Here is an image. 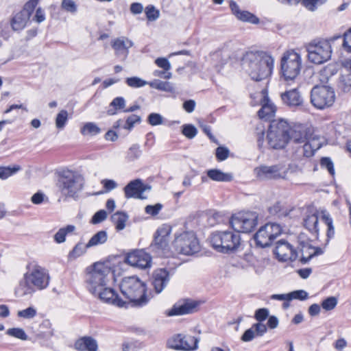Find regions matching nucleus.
I'll return each instance as SVG.
<instances>
[{
  "mask_svg": "<svg viewBox=\"0 0 351 351\" xmlns=\"http://www.w3.org/2000/svg\"><path fill=\"white\" fill-rule=\"evenodd\" d=\"M51 277L47 269L40 265L36 261H32L26 265V271L16 287L14 293L17 297L32 295L36 291L47 289L50 283Z\"/></svg>",
  "mask_w": 351,
  "mask_h": 351,
  "instance_id": "f257e3e1",
  "label": "nucleus"
},
{
  "mask_svg": "<svg viewBox=\"0 0 351 351\" xmlns=\"http://www.w3.org/2000/svg\"><path fill=\"white\" fill-rule=\"evenodd\" d=\"M242 62L251 78L257 82L270 76L274 69V58L263 51L246 52Z\"/></svg>",
  "mask_w": 351,
  "mask_h": 351,
  "instance_id": "f03ea898",
  "label": "nucleus"
},
{
  "mask_svg": "<svg viewBox=\"0 0 351 351\" xmlns=\"http://www.w3.org/2000/svg\"><path fill=\"white\" fill-rule=\"evenodd\" d=\"M120 290L134 306L142 307L149 300L146 293L145 283L136 276L124 278L121 282Z\"/></svg>",
  "mask_w": 351,
  "mask_h": 351,
  "instance_id": "7ed1b4c3",
  "label": "nucleus"
},
{
  "mask_svg": "<svg viewBox=\"0 0 351 351\" xmlns=\"http://www.w3.org/2000/svg\"><path fill=\"white\" fill-rule=\"evenodd\" d=\"M113 278L114 274L109 266L97 263L93 265L92 271L87 274L86 287L94 295L107 286L109 281Z\"/></svg>",
  "mask_w": 351,
  "mask_h": 351,
  "instance_id": "20e7f679",
  "label": "nucleus"
},
{
  "mask_svg": "<svg viewBox=\"0 0 351 351\" xmlns=\"http://www.w3.org/2000/svg\"><path fill=\"white\" fill-rule=\"evenodd\" d=\"M210 242L217 252L230 253L235 252L239 247L241 236L235 230L216 231L211 234Z\"/></svg>",
  "mask_w": 351,
  "mask_h": 351,
  "instance_id": "39448f33",
  "label": "nucleus"
},
{
  "mask_svg": "<svg viewBox=\"0 0 351 351\" xmlns=\"http://www.w3.org/2000/svg\"><path fill=\"white\" fill-rule=\"evenodd\" d=\"M290 126L284 119L273 120L269 125L267 139L269 147L274 149H280L287 145L289 137Z\"/></svg>",
  "mask_w": 351,
  "mask_h": 351,
  "instance_id": "423d86ee",
  "label": "nucleus"
},
{
  "mask_svg": "<svg viewBox=\"0 0 351 351\" xmlns=\"http://www.w3.org/2000/svg\"><path fill=\"white\" fill-rule=\"evenodd\" d=\"M84 184L83 177L73 171H63L58 181V187L62 195L66 197L75 198Z\"/></svg>",
  "mask_w": 351,
  "mask_h": 351,
  "instance_id": "0eeeda50",
  "label": "nucleus"
},
{
  "mask_svg": "<svg viewBox=\"0 0 351 351\" xmlns=\"http://www.w3.org/2000/svg\"><path fill=\"white\" fill-rule=\"evenodd\" d=\"M172 246L178 254L191 256L200 250L198 239L193 231H184L175 234Z\"/></svg>",
  "mask_w": 351,
  "mask_h": 351,
  "instance_id": "6e6552de",
  "label": "nucleus"
},
{
  "mask_svg": "<svg viewBox=\"0 0 351 351\" xmlns=\"http://www.w3.org/2000/svg\"><path fill=\"white\" fill-rule=\"evenodd\" d=\"M302 68L300 55L293 50L284 53L281 58L280 72L285 80H293L300 74Z\"/></svg>",
  "mask_w": 351,
  "mask_h": 351,
  "instance_id": "1a4fd4ad",
  "label": "nucleus"
},
{
  "mask_svg": "<svg viewBox=\"0 0 351 351\" xmlns=\"http://www.w3.org/2000/svg\"><path fill=\"white\" fill-rule=\"evenodd\" d=\"M258 219V215L256 212L241 211L232 215L230 224L238 233H249L257 226Z\"/></svg>",
  "mask_w": 351,
  "mask_h": 351,
  "instance_id": "9d476101",
  "label": "nucleus"
},
{
  "mask_svg": "<svg viewBox=\"0 0 351 351\" xmlns=\"http://www.w3.org/2000/svg\"><path fill=\"white\" fill-rule=\"evenodd\" d=\"M306 50L308 60L317 64L328 61L332 54L331 45L327 40H313L306 46Z\"/></svg>",
  "mask_w": 351,
  "mask_h": 351,
  "instance_id": "9b49d317",
  "label": "nucleus"
},
{
  "mask_svg": "<svg viewBox=\"0 0 351 351\" xmlns=\"http://www.w3.org/2000/svg\"><path fill=\"white\" fill-rule=\"evenodd\" d=\"M171 228L169 226H162L156 230L154 239L150 245L151 250L159 256L169 257L173 255L169 246Z\"/></svg>",
  "mask_w": 351,
  "mask_h": 351,
  "instance_id": "f8f14e48",
  "label": "nucleus"
},
{
  "mask_svg": "<svg viewBox=\"0 0 351 351\" xmlns=\"http://www.w3.org/2000/svg\"><path fill=\"white\" fill-rule=\"evenodd\" d=\"M335 100L332 88L328 86H315L311 91V102L318 109L331 106Z\"/></svg>",
  "mask_w": 351,
  "mask_h": 351,
  "instance_id": "ddd939ff",
  "label": "nucleus"
},
{
  "mask_svg": "<svg viewBox=\"0 0 351 351\" xmlns=\"http://www.w3.org/2000/svg\"><path fill=\"white\" fill-rule=\"evenodd\" d=\"M280 224L267 223L261 226L254 236L257 246L265 248L270 246L273 241L282 233Z\"/></svg>",
  "mask_w": 351,
  "mask_h": 351,
  "instance_id": "4468645a",
  "label": "nucleus"
},
{
  "mask_svg": "<svg viewBox=\"0 0 351 351\" xmlns=\"http://www.w3.org/2000/svg\"><path fill=\"white\" fill-rule=\"evenodd\" d=\"M289 167L284 163H278L271 166L261 165L254 169L257 178L265 180H285L287 178Z\"/></svg>",
  "mask_w": 351,
  "mask_h": 351,
  "instance_id": "2eb2a0df",
  "label": "nucleus"
},
{
  "mask_svg": "<svg viewBox=\"0 0 351 351\" xmlns=\"http://www.w3.org/2000/svg\"><path fill=\"white\" fill-rule=\"evenodd\" d=\"M199 339L191 335L176 334L168 339L167 347L176 350L192 351L198 348Z\"/></svg>",
  "mask_w": 351,
  "mask_h": 351,
  "instance_id": "dca6fc26",
  "label": "nucleus"
},
{
  "mask_svg": "<svg viewBox=\"0 0 351 351\" xmlns=\"http://www.w3.org/2000/svg\"><path fill=\"white\" fill-rule=\"evenodd\" d=\"M125 262L131 266L146 269L151 267L152 257L145 250H138L129 253L125 258Z\"/></svg>",
  "mask_w": 351,
  "mask_h": 351,
  "instance_id": "f3484780",
  "label": "nucleus"
},
{
  "mask_svg": "<svg viewBox=\"0 0 351 351\" xmlns=\"http://www.w3.org/2000/svg\"><path fill=\"white\" fill-rule=\"evenodd\" d=\"M274 252L281 261H293L298 257V253L293 247L285 240H280L276 243Z\"/></svg>",
  "mask_w": 351,
  "mask_h": 351,
  "instance_id": "a211bd4d",
  "label": "nucleus"
},
{
  "mask_svg": "<svg viewBox=\"0 0 351 351\" xmlns=\"http://www.w3.org/2000/svg\"><path fill=\"white\" fill-rule=\"evenodd\" d=\"M298 241L302 254L300 259L302 263L305 264L313 257L323 254L322 248L313 247L309 240L304 239L302 234L299 236Z\"/></svg>",
  "mask_w": 351,
  "mask_h": 351,
  "instance_id": "6ab92c4d",
  "label": "nucleus"
},
{
  "mask_svg": "<svg viewBox=\"0 0 351 351\" xmlns=\"http://www.w3.org/2000/svg\"><path fill=\"white\" fill-rule=\"evenodd\" d=\"M259 95L261 97V105L262 107L258 110V115L260 119L270 120L274 116L276 108L269 99L267 89H263Z\"/></svg>",
  "mask_w": 351,
  "mask_h": 351,
  "instance_id": "aec40b11",
  "label": "nucleus"
},
{
  "mask_svg": "<svg viewBox=\"0 0 351 351\" xmlns=\"http://www.w3.org/2000/svg\"><path fill=\"white\" fill-rule=\"evenodd\" d=\"M151 186L148 184H144L140 179H136L129 182L124 188L125 196L126 198H138L143 199V193L146 191H149Z\"/></svg>",
  "mask_w": 351,
  "mask_h": 351,
  "instance_id": "412c9836",
  "label": "nucleus"
},
{
  "mask_svg": "<svg viewBox=\"0 0 351 351\" xmlns=\"http://www.w3.org/2000/svg\"><path fill=\"white\" fill-rule=\"evenodd\" d=\"M170 280L169 271L165 268L155 269L152 276V285L156 293H161L167 287Z\"/></svg>",
  "mask_w": 351,
  "mask_h": 351,
  "instance_id": "4be33fe9",
  "label": "nucleus"
},
{
  "mask_svg": "<svg viewBox=\"0 0 351 351\" xmlns=\"http://www.w3.org/2000/svg\"><path fill=\"white\" fill-rule=\"evenodd\" d=\"M110 43L115 56L122 60L127 58L129 54V49L134 45L132 40L125 36L114 38L111 40Z\"/></svg>",
  "mask_w": 351,
  "mask_h": 351,
  "instance_id": "5701e85b",
  "label": "nucleus"
},
{
  "mask_svg": "<svg viewBox=\"0 0 351 351\" xmlns=\"http://www.w3.org/2000/svg\"><path fill=\"white\" fill-rule=\"evenodd\" d=\"M282 102L290 108H296L302 106L304 102L303 97L298 88H292L280 93Z\"/></svg>",
  "mask_w": 351,
  "mask_h": 351,
  "instance_id": "b1692460",
  "label": "nucleus"
},
{
  "mask_svg": "<svg viewBox=\"0 0 351 351\" xmlns=\"http://www.w3.org/2000/svg\"><path fill=\"white\" fill-rule=\"evenodd\" d=\"M199 302L191 300H185L182 302L176 303L171 310L168 311V316L181 315L196 311Z\"/></svg>",
  "mask_w": 351,
  "mask_h": 351,
  "instance_id": "393cba45",
  "label": "nucleus"
},
{
  "mask_svg": "<svg viewBox=\"0 0 351 351\" xmlns=\"http://www.w3.org/2000/svg\"><path fill=\"white\" fill-rule=\"evenodd\" d=\"M94 295L97 296L104 302L112 304L119 307H124L126 304V302L120 298L113 289L108 288L106 286Z\"/></svg>",
  "mask_w": 351,
  "mask_h": 351,
  "instance_id": "a878e982",
  "label": "nucleus"
},
{
  "mask_svg": "<svg viewBox=\"0 0 351 351\" xmlns=\"http://www.w3.org/2000/svg\"><path fill=\"white\" fill-rule=\"evenodd\" d=\"M304 228L315 237L318 239L319 235V213L317 210L307 212L303 219Z\"/></svg>",
  "mask_w": 351,
  "mask_h": 351,
  "instance_id": "bb28decb",
  "label": "nucleus"
},
{
  "mask_svg": "<svg viewBox=\"0 0 351 351\" xmlns=\"http://www.w3.org/2000/svg\"><path fill=\"white\" fill-rule=\"evenodd\" d=\"M230 8L232 14L240 21L252 24H258L259 19L248 11L241 10L237 3L234 1H230Z\"/></svg>",
  "mask_w": 351,
  "mask_h": 351,
  "instance_id": "cd10ccee",
  "label": "nucleus"
},
{
  "mask_svg": "<svg viewBox=\"0 0 351 351\" xmlns=\"http://www.w3.org/2000/svg\"><path fill=\"white\" fill-rule=\"evenodd\" d=\"M75 348L77 350L97 351L98 344L92 337H83L77 339L75 343Z\"/></svg>",
  "mask_w": 351,
  "mask_h": 351,
  "instance_id": "c85d7f7f",
  "label": "nucleus"
},
{
  "mask_svg": "<svg viewBox=\"0 0 351 351\" xmlns=\"http://www.w3.org/2000/svg\"><path fill=\"white\" fill-rule=\"evenodd\" d=\"M29 20L28 14L21 12L16 13L10 21L12 30L21 31L25 27Z\"/></svg>",
  "mask_w": 351,
  "mask_h": 351,
  "instance_id": "c756f323",
  "label": "nucleus"
},
{
  "mask_svg": "<svg viewBox=\"0 0 351 351\" xmlns=\"http://www.w3.org/2000/svg\"><path fill=\"white\" fill-rule=\"evenodd\" d=\"M207 176L215 182H230L233 180V176L230 173H224L218 169H211L207 171Z\"/></svg>",
  "mask_w": 351,
  "mask_h": 351,
  "instance_id": "7c9ffc66",
  "label": "nucleus"
},
{
  "mask_svg": "<svg viewBox=\"0 0 351 351\" xmlns=\"http://www.w3.org/2000/svg\"><path fill=\"white\" fill-rule=\"evenodd\" d=\"M320 147V143H317V141L313 138L305 141L304 145L301 147L298 148V151L299 152H302L304 156L309 158L313 156L315 152L319 149Z\"/></svg>",
  "mask_w": 351,
  "mask_h": 351,
  "instance_id": "2f4dec72",
  "label": "nucleus"
},
{
  "mask_svg": "<svg viewBox=\"0 0 351 351\" xmlns=\"http://www.w3.org/2000/svg\"><path fill=\"white\" fill-rule=\"evenodd\" d=\"M289 141H292L295 143H304L307 141L306 133L300 126L294 128L290 127L289 130Z\"/></svg>",
  "mask_w": 351,
  "mask_h": 351,
  "instance_id": "473e14b6",
  "label": "nucleus"
},
{
  "mask_svg": "<svg viewBox=\"0 0 351 351\" xmlns=\"http://www.w3.org/2000/svg\"><path fill=\"white\" fill-rule=\"evenodd\" d=\"M337 86L343 93L351 92V72L348 69L341 74Z\"/></svg>",
  "mask_w": 351,
  "mask_h": 351,
  "instance_id": "72a5a7b5",
  "label": "nucleus"
},
{
  "mask_svg": "<svg viewBox=\"0 0 351 351\" xmlns=\"http://www.w3.org/2000/svg\"><path fill=\"white\" fill-rule=\"evenodd\" d=\"M125 107V100L123 97H115L110 104L109 108L107 110L108 115H114L118 110H123Z\"/></svg>",
  "mask_w": 351,
  "mask_h": 351,
  "instance_id": "f704fd0d",
  "label": "nucleus"
},
{
  "mask_svg": "<svg viewBox=\"0 0 351 351\" xmlns=\"http://www.w3.org/2000/svg\"><path fill=\"white\" fill-rule=\"evenodd\" d=\"M112 221L115 225L117 230H122L125 227V223L128 219V215L121 211H117L111 217Z\"/></svg>",
  "mask_w": 351,
  "mask_h": 351,
  "instance_id": "c9c22d12",
  "label": "nucleus"
},
{
  "mask_svg": "<svg viewBox=\"0 0 351 351\" xmlns=\"http://www.w3.org/2000/svg\"><path fill=\"white\" fill-rule=\"evenodd\" d=\"M107 239L108 235L106 231H99L90 238V239L86 243V247H91L103 244L107 241Z\"/></svg>",
  "mask_w": 351,
  "mask_h": 351,
  "instance_id": "e433bc0d",
  "label": "nucleus"
},
{
  "mask_svg": "<svg viewBox=\"0 0 351 351\" xmlns=\"http://www.w3.org/2000/svg\"><path fill=\"white\" fill-rule=\"evenodd\" d=\"M75 230V227L73 225H68L66 227L59 229L53 237L54 241L57 243H63L65 241L66 236L68 234L72 233Z\"/></svg>",
  "mask_w": 351,
  "mask_h": 351,
  "instance_id": "4c0bfd02",
  "label": "nucleus"
},
{
  "mask_svg": "<svg viewBox=\"0 0 351 351\" xmlns=\"http://www.w3.org/2000/svg\"><path fill=\"white\" fill-rule=\"evenodd\" d=\"M101 132V129L93 122L86 123L81 128L82 135L95 136Z\"/></svg>",
  "mask_w": 351,
  "mask_h": 351,
  "instance_id": "58836bf2",
  "label": "nucleus"
},
{
  "mask_svg": "<svg viewBox=\"0 0 351 351\" xmlns=\"http://www.w3.org/2000/svg\"><path fill=\"white\" fill-rule=\"evenodd\" d=\"M149 86L155 89L159 90H163L169 93H173L174 91V88L172 84L169 82H163L160 80H155L151 83H149Z\"/></svg>",
  "mask_w": 351,
  "mask_h": 351,
  "instance_id": "ea45409f",
  "label": "nucleus"
},
{
  "mask_svg": "<svg viewBox=\"0 0 351 351\" xmlns=\"http://www.w3.org/2000/svg\"><path fill=\"white\" fill-rule=\"evenodd\" d=\"M19 165H14L12 167H0V179L5 180L9 177L16 173L21 170Z\"/></svg>",
  "mask_w": 351,
  "mask_h": 351,
  "instance_id": "a19ab883",
  "label": "nucleus"
},
{
  "mask_svg": "<svg viewBox=\"0 0 351 351\" xmlns=\"http://www.w3.org/2000/svg\"><path fill=\"white\" fill-rule=\"evenodd\" d=\"M322 220L325 223L327 226V233L326 236L328 239H331L334 237L335 234V229L333 226L332 219L330 217V215L326 212H322Z\"/></svg>",
  "mask_w": 351,
  "mask_h": 351,
  "instance_id": "79ce46f5",
  "label": "nucleus"
},
{
  "mask_svg": "<svg viewBox=\"0 0 351 351\" xmlns=\"http://www.w3.org/2000/svg\"><path fill=\"white\" fill-rule=\"evenodd\" d=\"M142 154L140 145L138 144L132 145L127 152L126 158L128 161H134L138 159Z\"/></svg>",
  "mask_w": 351,
  "mask_h": 351,
  "instance_id": "37998d69",
  "label": "nucleus"
},
{
  "mask_svg": "<svg viewBox=\"0 0 351 351\" xmlns=\"http://www.w3.org/2000/svg\"><path fill=\"white\" fill-rule=\"evenodd\" d=\"M141 122V118L140 116L136 114H131L127 117L123 128L127 130H132L134 127L135 124L140 123Z\"/></svg>",
  "mask_w": 351,
  "mask_h": 351,
  "instance_id": "c03bdc74",
  "label": "nucleus"
},
{
  "mask_svg": "<svg viewBox=\"0 0 351 351\" xmlns=\"http://www.w3.org/2000/svg\"><path fill=\"white\" fill-rule=\"evenodd\" d=\"M87 248L88 247H86V244L84 245L82 243H78L75 245L72 251L69 252V258L70 259L77 258V257L82 255L86 252Z\"/></svg>",
  "mask_w": 351,
  "mask_h": 351,
  "instance_id": "a18cd8bd",
  "label": "nucleus"
},
{
  "mask_svg": "<svg viewBox=\"0 0 351 351\" xmlns=\"http://www.w3.org/2000/svg\"><path fill=\"white\" fill-rule=\"evenodd\" d=\"M125 83L128 86L134 88L143 87L148 84L147 82L138 77H128L125 80Z\"/></svg>",
  "mask_w": 351,
  "mask_h": 351,
  "instance_id": "49530a36",
  "label": "nucleus"
},
{
  "mask_svg": "<svg viewBox=\"0 0 351 351\" xmlns=\"http://www.w3.org/2000/svg\"><path fill=\"white\" fill-rule=\"evenodd\" d=\"M6 334L9 336L14 337L21 340H27L28 339V336L24 330L20 328H9L7 330Z\"/></svg>",
  "mask_w": 351,
  "mask_h": 351,
  "instance_id": "de8ad7c7",
  "label": "nucleus"
},
{
  "mask_svg": "<svg viewBox=\"0 0 351 351\" xmlns=\"http://www.w3.org/2000/svg\"><path fill=\"white\" fill-rule=\"evenodd\" d=\"M61 8L64 11L71 14H75L77 11V5L73 0H62Z\"/></svg>",
  "mask_w": 351,
  "mask_h": 351,
  "instance_id": "09e8293b",
  "label": "nucleus"
},
{
  "mask_svg": "<svg viewBox=\"0 0 351 351\" xmlns=\"http://www.w3.org/2000/svg\"><path fill=\"white\" fill-rule=\"evenodd\" d=\"M68 120V112L65 110H62L60 112L57 114L56 119V127L59 129L63 128L66 123Z\"/></svg>",
  "mask_w": 351,
  "mask_h": 351,
  "instance_id": "8fccbe9b",
  "label": "nucleus"
},
{
  "mask_svg": "<svg viewBox=\"0 0 351 351\" xmlns=\"http://www.w3.org/2000/svg\"><path fill=\"white\" fill-rule=\"evenodd\" d=\"M182 134L189 139L193 138L197 134V130L191 124L182 125Z\"/></svg>",
  "mask_w": 351,
  "mask_h": 351,
  "instance_id": "3c124183",
  "label": "nucleus"
},
{
  "mask_svg": "<svg viewBox=\"0 0 351 351\" xmlns=\"http://www.w3.org/2000/svg\"><path fill=\"white\" fill-rule=\"evenodd\" d=\"M337 299L334 296H330L324 300L322 302V307L326 311L334 309L337 304Z\"/></svg>",
  "mask_w": 351,
  "mask_h": 351,
  "instance_id": "603ef678",
  "label": "nucleus"
},
{
  "mask_svg": "<svg viewBox=\"0 0 351 351\" xmlns=\"http://www.w3.org/2000/svg\"><path fill=\"white\" fill-rule=\"evenodd\" d=\"M145 14L150 21H156L160 16L159 11L154 5H148L145 8Z\"/></svg>",
  "mask_w": 351,
  "mask_h": 351,
  "instance_id": "864d4df0",
  "label": "nucleus"
},
{
  "mask_svg": "<svg viewBox=\"0 0 351 351\" xmlns=\"http://www.w3.org/2000/svg\"><path fill=\"white\" fill-rule=\"evenodd\" d=\"M147 122L153 126L161 125L163 123V117L158 113H151L147 117Z\"/></svg>",
  "mask_w": 351,
  "mask_h": 351,
  "instance_id": "5fc2aeb1",
  "label": "nucleus"
},
{
  "mask_svg": "<svg viewBox=\"0 0 351 351\" xmlns=\"http://www.w3.org/2000/svg\"><path fill=\"white\" fill-rule=\"evenodd\" d=\"M18 316L25 319H32L36 315V310L32 306H29L24 310L19 311Z\"/></svg>",
  "mask_w": 351,
  "mask_h": 351,
  "instance_id": "6e6d98bb",
  "label": "nucleus"
},
{
  "mask_svg": "<svg viewBox=\"0 0 351 351\" xmlns=\"http://www.w3.org/2000/svg\"><path fill=\"white\" fill-rule=\"evenodd\" d=\"M39 0H29L24 5L23 9L21 11V12H25L28 14V17L30 18L32 12L35 8L38 5Z\"/></svg>",
  "mask_w": 351,
  "mask_h": 351,
  "instance_id": "4d7b16f0",
  "label": "nucleus"
},
{
  "mask_svg": "<svg viewBox=\"0 0 351 351\" xmlns=\"http://www.w3.org/2000/svg\"><path fill=\"white\" fill-rule=\"evenodd\" d=\"M322 167L326 169L331 176L335 175V169L333 162L330 158H322L320 161Z\"/></svg>",
  "mask_w": 351,
  "mask_h": 351,
  "instance_id": "13d9d810",
  "label": "nucleus"
},
{
  "mask_svg": "<svg viewBox=\"0 0 351 351\" xmlns=\"http://www.w3.org/2000/svg\"><path fill=\"white\" fill-rule=\"evenodd\" d=\"M289 300L290 301L293 299H297L300 300H304L308 298V293L304 290H297L289 293Z\"/></svg>",
  "mask_w": 351,
  "mask_h": 351,
  "instance_id": "bf43d9fd",
  "label": "nucleus"
},
{
  "mask_svg": "<svg viewBox=\"0 0 351 351\" xmlns=\"http://www.w3.org/2000/svg\"><path fill=\"white\" fill-rule=\"evenodd\" d=\"M229 149L226 147H218L216 149V158L219 161L226 160L229 156Z\"/></svg>",
  "mask_w": 351,
  "mask_h": 351,
  "instance_id": "052dcab7",
  "label": "nucleus"
},
{
  "mask_svg": "<svg viewBox=\"0 0 351 351\" xmlns=\"http://www.w3.org/2000/svg\"><path fill=\"white\" fill-rule=\"evenodd\" d=\"M327 0H304V6L311 11H315L317 5L324 3Z\"/></svg>",
  "mask_w": 351,
  "mask_h": 351,
  "instance_id": "680f3d73",
  "label": "nucleus"
},
{
  "mask_svg": "<svg viewBox=\"0 0 351 351\" xmlns=\"http://www.w3.org/2000/svg\"><path fill=\"white\" fill-rule=\"evenodd\" d=\"M107 217V213L104 210H100L95 213L91 219V223L97 224L104 221Z\"/></svg>",
  "mask_w": 351,
  "mask_h": 351,
  "instance_id": "e2e57ef3",
  "label": "nucleus"
},
{
  "mask_svg": "<svg viewBox=\"0 0 351 351\" xmlns=\"http://www.w3.org/2000/svg\"><path fill=\"white\" fill-rule=\"evenodd\" d=\"M269 316V310L265 308H258L256 311L254 318L258 322H261L265 321Z\"/></svg>",
  "mask_w": 351,
  "mask_h": 351,
  "instance_id": "0e129e2a",
  "label": "nucleus"
},
{
  "mask_svg": "<svg viewBox=\"0 0 351 351\" xmlns=\"http://www.w3.org/2000/svg\"><path fill=\"white\" fill-rule=\"evenodd\" d=\"M162 205L161 204H156L155 205H147L145 208V213L152 216H155L158 214L162 209Z\"/></svg>",
  "mask_w": 351,
  "mask_h": 351,
  "instance_id": "69168bd1",
  "label": "nucleus"
},
{
  "mask_svg": "<svg viewBox=\"0 0 351 351\" xmlns=\"http://www.w3.org/2000/svg\"><path fill=\"white\" fill-rule=\"evenodd\" d=\"M155 64L160 68L162 69L165 71L171 69V64L169 60L165 58H158L155 60Z\"/></svg>",
  "mask_w": 351,
  "mask_h": 351,
  "instance_id": "338daca9",
  "label": "nucleus"
},
{
  "mask_svg": "<svg viewBox=\"0 0 351 351\" xmlns=\"http://www.w3.org/2000/svg\"><path fill=\"white\" fill-rule=\"evenodd\" d=\"M343 46L348 51L351 52V28L343 35Z\"/></svg>",
  "mask_w": 351,
  "mask_h": 351,
  "instance_id": "774afa93",
  "label": "nucleus"
}]
</instances>
